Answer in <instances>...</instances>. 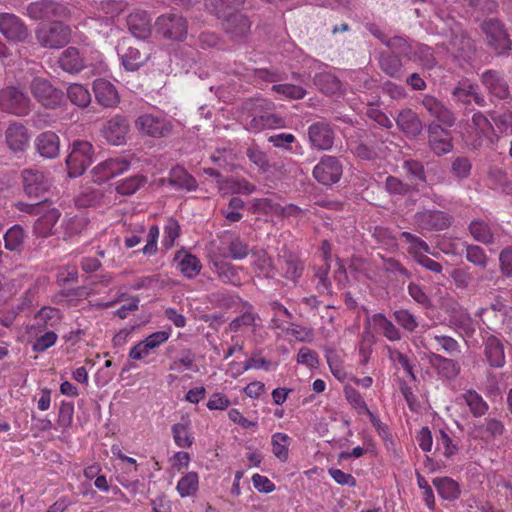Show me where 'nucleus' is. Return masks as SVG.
Masks as SVG:
<instances>
[{
	"instance_id": "1",
	"label": "nucleus",
	"mask_w": 512,
	"mask_h": 512,
	"mask_svg": "<svg viewBox=\"0 0 512 512\" xmlns=\"http://www.w3.org/2000/svg\"><path fill=\"white\" fill-rule=\"evenodd\" d=\"M16 207L21 212L40 215L33 225V234L36 237L47 238L54 233V227L61 213L57 208L52 207V203L47 199L36 204L19 202Z\"/></svg>"
},
{
	"instance_id": "2",
	"label": "nucleus",
	"mask_w": 512,
	"mask_h": 512,
	"mask_svg": "<svg viewBox=\"0 0 512 512\" xmlns=\"http://www.w3.org/2000/svg\"><path fill=\"white\" fill-rule=\"evenodd\" d=\"M274 103L260 100L246 122L247 130L257 133L265 129H279L286 127V119L273 112Z\"/></svg>"
},
{
	"instance_id": "3",
	"label": "nucleus",
	"mask_w": 512,
	"mask_h": 512,
	"mask_svg": "<svg viewBox=\"0 0 512 512\" xmlns=\"http://www.w3.org/2000/svg\"><path fill=\"white\" fill-rule=\"evenodd\" d=\"M155 31L164 39L184 41L188 34V21L179 12L170 11L157 17Z\"/></svg>"
},
{
	"instance_id": "4",
	"label": "nucleus",
	"mask_w": 512,
	"mask_h": 512,
	"mask_svg": "<svg viewBox=\"0 0 512 512\" xmlns=\"http://www.w3.org/2000/svg\"><path fill=\"white\" fill-rule=\"evenodd\" d=\"M35 37L40 46L48 49H59L69 43L71 28L61 21H53L39 26Z\"/></svg>"
},
{
	"instance_id": "5",
	"label": "nucleus",
	"mask_w": 512,
	"mask_h": 512,
	"mask_svg": "<svg viewBox=\"0 0 512 512\" xmlns=\"http://www.w3.org/2000/svg\"><path fill=\"white\" fill-rule=\"evenodd\" d=\"M0 110L23 117L31 112L32 103L22 90L15 86H7L0 90Z\"/></svg>"
},
{
	"instance_id": "6",
	"label": "nucleus",
	"mask_w": 512,
	"mask_h": 512,
	"mask_svg": "<svg viewBox=\"0 0 512 512\" xmlns=\"http://www.w3.org/2000/svg\"><path fill=\"white\" fill-rule=\"evenodd\" d=\"M452 217L444 211L424 209L413 216V224L420 234L432 231H442L450 227Z\"/></svg>"
},
{
	"instance_id": "7",
	"label": "nucleus",
	"mask_w": 512,
	"mask_h": 512,
	"mask_svg": "<svg viewBox=\"0 0 512 512\" xmlns=\"http://www.w3.org/2000/svg\"><path fill=\"white\" fill-rule=\"evenodd\" d=\"M135 124L142 134L154 138L166 137L173 130L172 121L162 113H144Z\"/></svg>"
},
{
	"instance_id": "8",
	"label": "nucleus",
	"mask_w": 512,
	"mask_h": 512,
	"mask_svg": "<svg viewBox=\"0 0 512 512\" xmlns=\"http://www.w3.org/2000/svg\"><path fill=\"white\" fill-rule=\"evenodd\" d=\"M93 146L88 141H74L66 159L70 177L82 175L92 162Z\"/></svg>"
},
{
	"instance_id": "9",
	"label": "nucleus",
	"mask_w": 512,
	"mask_h": 512,
	"mask_svg": "<svg viewBox=\"0 0 512 512\" xmlns=\"http://www.w3.org/2000/svg\"><path fill=\"white\" fill-rule=\"evenodd\" d=\"M30 92L43 107L49 109L56 108L63 100V92L42 77H35L31 81Z\"/></svg>"
},
{
	"instance_id": "10",
	"label": "nucleus",
	"mask_w": 512,
	"mask_h": 512,
	"mask_svg": "<svg viewBox=\"0 0 512 512\" xmlns=\"http://www.w3.org/2000/svg\"><path fill=\"white\" fill-rule=\"evenodd\" d=\"M482 30L486 35L487 44L498 54H504L511 49V41L503 24L495 18L485 20Z\"/></svg>"
},
{
	"instance_id": "11",
	"label": "nucleus",
	"mask_w": 512,
	"mask_h": 512,
	"mask_svg": "<svg viewBox=\"0 0 512 512\" xmlns=\"http://www.w3.org/2000/svg\"><path fill=\"white\" fill-rule=\"evenodd\" d=\"M26 15L34 20H45L67 18L70 15V11L65 5L53 0H39L27 5Z\"/></svg>"
},
{
	"instance_id": "12",
	"label": "nucleus",
	"mask_w": 512,
	"mask_h": 512,
	"mask_svg": "<svg viewBox=\"0 0 512 512\" xmlns=\"http://www.w3.org/2000/svg\"><path fill=\"white\" fill-rule=\"evenodd\" d=\"M342 172V165L336 157L324 155L313 168L312 174L318 183L328 186L337 183Z\"/></svg>"
},
{
	"instance_id": "13",
	"label": "nucleus",
	"mask_w": 512,
	"mask_h": 512,
	"mask_svg": "<svg viewBox=\"0 0 512 512\" xmlns=\"http://www.w3.org/2000/svg\"><path fill=\"white\" fill-rule=\"evenodd\" d=\"M0 33L9 42H25L29 36L27 25L13 13H0Z\"/></svg>"
},
{
	"instance_id": "14",
	"label": "nucleus",
	"mask_w": 512,
	"mask_h": 512,
	"mask_svg": "<svg viewBox=\"0 0 512 512\" xmlns=\"http://www.w3.org/2000/svg\"><path fill=\"white\" fill-rule=\"evenodd\" d=\"M130 162L124 157L109 158L92 169V178L96 183H103L111 178L126 172Z\"/></svg>"
},
{
	"instance_id": "15",
	"label": "nucleus",
	"mask_w": 512,
	"mask_h": 512,
	"mask_svg": "<svg viewBox=\"0 0 512 512\" xmlns=\"http://www.w3.org/2000/svg\"><path fill=\"white\" fill-rule=\"evenodd\" d=\"M28 128L20 122H11L5 130V141L13 153L25 152L30 145Z\"/></svg>"
},
{
	"instance_id": "16",
	"label": "nucleus",
	"mask_w": 512,
	"mask_h": 512,
	"mask_svg": "<svg viewBox=\"0 0 512 512\" xmlns=\"http://www.w3.org/2000/svg\"><path fill=\"white\" fill-rule=\"evenodd\" d=\"M308 138L314 149L322 151L329 150L334 143V131L327 122H315L308 128Z\"/></svg>"
},
{
	"instance_id": "17",
	"label": "nucleus",
	"mask_w": 512,
	"mask_h": 512,
	"mask_svg": "<svg viewBox=\"0 0 512 512\" xmlns=\"http://www.w3.org/2000/svg\"><path fill=\"white\" fill-rule=\"evenodd\" d=\"M24 191L29 197L38 198L46 192L51 183L38 169H25L22 172Z\"/></svg>"
},
{
	"instance_id": "18",
	"label": "nucleus",
	"mask_w": 512,
	"mask_h": 512,
	"mask_svg": "<svg viewBox=\"0 0 512 512\" xmlns=\"http://www.w3.org/2000/svg\"><path fill=\"white\" fill-rule=\"evenodd\" d=\"M481 82L491 97L499 100L510 98L509 85L504 76L496 70H486L481 75Z\"/></svg>"
},
{
	"instance_id": "19",
	"label": "nucleus",
	"mask_w": 512,
	"mask_h": 512,
	"mask_svg": "<svg viewBox=\"0 0 512 512\" xmlns=\"http://www.w3.org/2000/svg\"><path fill=\"white\" fill-rule=\"evenodd\" d=\"M241 310L229 323L227 330L231 333H238L246 328H251L253 332L256 331L257 322L260 320L259 314L255 311L253 305L248 301L240 299Z\"/></svg>"
},
{
	"instance_id": "20",
	"label": "nucleus",
	"mask_w": 512,
	"mask_h": 512,
	"mask_svg": "<svg viewBox=\"0 0 512 512\" xmlns=\"http://www.w3.org/2000/svg\"><path fill=\"white\" fill-rule=\"evenodd\" d=\"M452 96L458 102L469 105L472 102L480 107L486 105L484 96L479 92L477 84L472 83L469 79H461L452 90Z\"/></svg>"
},
{
	"instance_id": "21",
	"label": "nucleus",
	"mask_w": 512,
	"mask_h": 512,
	"mask_svg": "<svg viewBox=\"0 0 512 512\" xmlns=\"http://www.w3.org/2000/svg\"><path fill=\"white\" fill-rule=\"evenodd\" d=\"M211 270L217 278L224 284L239 287L242 285L240 272L243 270L240 266H235L223 259H213L211 261Z\"/></svg>"
},
{
	"instance_id": "22",
	"label": "nucleus",
	"mask_w": 512,
	"mask_h": 512,
	"mask_svg": "<svg viewBox=\"0 0 512 512\" xmlns=\"http://www.w3.org/2000/svg\"><path fill=\"white\" fill-rule=\"evenodd\" d=\"M224 20L223 26L225 32L236 41L245 39L251 30V21L244 13H234L228 15Z\"/></svg>"
},
{
	"instance_id": "23",
	"label": "nucleus",
	"mask_w": 512,
	"mask_h": 512,
	"mask_svg": "<svg viewBox=\"0 0 512 512\" xmlns=\"http://www.w3.org/2000/svg\"><path fill=\"white\" fill-rule=\"evenodd\" d=\"M128 132L129 122L126 117L121 115H116L108 120L103 129L104 137L113 145L125 143Z\"/></svg>"
},
{
	"instance_id": "24",
	"label": "nucleus",
	"mask_w": 512,
	"mask_h": 512,
	"mask_svg": "<svg viewBox=\"0 0 512 512\" xmlns=\"http://www.w3.org/2000/svg\"><path fill=\"white\" fill-rule=\"evenodd\" d=\"M429 364L436 370L437 374L445 379H455L460 371L461 366L458 361L444 357L438 353L430 352L427 356Z\"/></svg>"
},
{
	"instance_id": "25",
	"label": "nucleus",
	"mask_w": 512,
	"mask_h": 512,
	"mask_svg": "<svg viewBox=\"0 0 512 512\" xmlns=\"http://www.w3.org/2000/svg\"><path fill=\"white\" fill-rule=\"evenodd\" d=\"M429 144L433 152L437 155H443L451 151V135L447 129L436 123H432L428 128Z\"/></svg>"
},
{
	"instance_id": "26",
	"label": "nucleus",
	"mask_w": 512,
	"mask_h": 512,
	"mask_svg": "<svg viewBox=\"0 0 512 512\" xmlns=\"http://www.w3.org/2000/svg\"><path fill=\"white\" fill-rule=\"evenodd\" d=\"M93 91L97 102L104 107H114L119 103L115 86L106 79H96L93 82Z\"/></svg>"
},
{
	"instance_id": "27",
	"label": "nucleus",
	"mask_w": 512,
	"mask_h": 512,
	"mask_svg": "<svg viewBox=\"0 0 512 512\" xmlns=\"http://www.w3.org/2000/svg\"><path fill=\"white\" fill-rule=\"evenodd\" d=\"M59 66L66 72L75 74L82 71L86 66V59L80 50L70 46L63 50L58 58Z\"/></svg>"
},
{
	"instance_id": "28",
	"label": "nucleus",
	"mask_w": 512,
	"mask_h": 512,
	"mask_svg": "<svg viewBox=\"0 0 512 512\" xmlns=\"http://www.w3.org/2000/svg\"><path fill=\"white\" fill-rule=\"evenodd\" d=\"M174 260L177 262L178 270L188 279H194L201 272L202 264L199 258L186 250L177 251Z\"/></svg>"
},
{
	"instance_id": "29",
	"label": "nucleus",
	"mask_w": 512,
	"mask_h": 512,
	"mask_svg": "<svg viewBox=\"0 0 512 512\" xmlns=\"http://www.w3.org/2000/svg\"><path fill=\"white\" fill-rule=\"evenodd\" d=\"M279 270L285 279L296 283L303 275L304 263L296 255L285 253L279 259Z\"/></svg>"
},
{
	"instance_id": "30",
	"label": "nucleus",
	"mask_w": 512,
	"mask_h": 512,
	"mask_svg": "<svg viewBox=\"0 0 512 512\" xmlns=\"http://www.w3.org/2000/svg\"><path fill=\"white\" fill-rule=\"evenodd\" d=\"M204 5L218 18H225L234 13H241L239 9L245 7L246 0H204Z\"/></svg>"
},
{
	"instance_id": "31",
	"label": "nucleus",
	"mask_w": 512,
	"mask_h": 512,
	"mask_svg": "<svg viewBox=\"0 0 512 512\" xmlns=\"http://www.w3.org/2000/svg\"><path fill=\"white\" fill-rule=\"evenodd\" d=\"M423 106L428 113L438 121L447 126H452L455 122L454 114L436 97L425 95L422 101Z\"/></svg>"
},
{
	"instance_id": "32",
	"label": "nucleus",
	"mask_w": 512,
	"mask_h": 512,
	"mask_svg": "<svg viewBox=\"0 0 512 512\" xmlns=\"http://www.w3.org/2000/svg\"><path fill=\"white\" fill-rule=\"evenodd\" d=\"M62 321L61 311L54 307H43L34 316L32 329L43 332L48 328H56Z\"/></svg>"
},
{
	"instance_id": "33",
	"label": "nucleus",
	"mask_w": 512,
	"mask_h": 512,
	"mask_svg": "<svg viewBox=\"0 0 512 512\" xmlns=\"http://www.w3.org/2000/svg\"><path fill=\"white\" fill-rule=\"evenodd\" d=\"M484 355L491 367L501 368L505 365V352L503 343L495 336H489L484 344Z\"/></svg>"
},
{
	"instance_id": "34",
	"label": "nucleus",
	"mask_w": 512,
	"mask_h": 512,
	"mask_svg": "<svg viewBox=\"0 0 512 512\" xmlns=\"http://www.w3.org/2000/svg\"><path fill=\"white\" fill-rule=\"evenodd\" d=\"M35 144L39 154L45 158H55L59 154L60 139L55 132L45 131L39 134Z\"/></svg>"
},
{
	"instance_id": "35",
	"label": "nucleus",
	"mask_w": 512,
	"mask_h": 512,
	"mask_svg": "<svg viewBox=\"0 0 512 512\" xmlns=\"http://www.w3.org/2000/svg\"><path fill=\"white\" fill-rule=\"evenodd\" d=\"M374 329L391 342L400 341L402 333L396 325L383 313H375L370 317Z\"/></svg>"
},
{
	"instance_id": "36",
	"label": "nucleus",
	"mask_w": 512,
	"mask_h": 512,
	"mask_svg": "<svg viewBox=\"0 0 512 512\" xmlns=\"http://www.w3.org/2000/svg\"><path fill=\"white\" fill-rule=\"evenodd\" d=\"M396 123L402 132L412 137L418 136L422 131V122L412 109L402 110L396 118Z\"/></svg>"
},
{
	"instance_id": "37",
	"label": "nucleus",
	"mask_w": 512,
	"mask_h": 512,
	"mask_svg": "<svg viewBox=\"0 0 512 512\" xmlns=\"http://www.w3.org/2000/svg\"><path fill=\"white\" fill-rule=\"evenodd\" d=\"M3 239L6 250L20 255L24 250L27 233L21 225L15 224L5 232Z\"/></svg>"
},
{
	"instance_id": "38",
	"label": "nucleus",
	"mask_w": 512,
	"mask_h": 512,
	"mask_svg": "<svg viewBox=\"0 0 512 512\" xmlns=\"http://www.w3.org/2000/svg\"><path fill=\"white\" fill-rule=\"evenodd\" d=\"M127 25L136 38L144 39L150 34V19L145 11L130 13L127 18Z\"/></svg>"
},
{
	"instance_id": "39",
	"label": "nucleus",
	"mask_w": 512,
	"mask_h": 512,
	"mask_svg": "<svg viewBox=\"0 0 512 512\" xmlns=\"http://www.w3.org/2000/svg\"><path fill=\"white\" fill-rule=\"evenodd\" d=\"M169 183L176 189L194 191L197 188L196 179L180 166L173 167L169 173Z\"/></svg>"
},
{
	"instance_id": "40",
	"label": "nucleus",
	"mask_w": 512,
	"mask_h": 512,
	"mask_svg": "<svg viewBox=\"0 0 512 512\" xmlns=\"http://www.w3.org/2000/svg\"><path fill=\"white\" fill-rule=\"evenodd\" d=\"M433 485L438 495L444 500H456L461 494L459 484L450 477H437L433 480Z\"/></svg>"
},
{
	"instance_id": "41",
	"label": "nucleus",
	"mask_w": 512,
	"mask_h": 512,
	"mask_svg": "<svg viewBox=\"0 0 512 512\" xmlns=\"http://www.w3.org/2000/svg\"><path fill=\"white\" fill-rule=\"evenodd\" d=\"M460 399L468 406L469 411L474 417L485 415L489 409L488 403L473 389L466 390L462 393Z\"/></svg>"
},
{
	"instance_id": "42",
	"label": "nucleus",
	"mask_w": 512,
	"mask_h": 512,
	"mask_svg": "<svg viewBox=\"0 0 512 512\" xmlns=\"http://www.w3.org/2000/svg\"><path fill=\"white\" fill-rule=\"evenodd\" d=\"M270 308L273 312V316L270 320L269 326L272 330L284 332L286 330V324L292 319V313L279 301H272Z\"/></svg>"
},
{
	"instance_id": "43",
	"label": "nucleus",
	"mask_w": 512,
	"mask_h": 512,
	"mask_svg": "<svg viewBox=\"0 0 512 512\" xmlns=\"http://www.w3.org/2000/svg\"><path fill=\"white\" fill-rule=\"evenodd\" d=\"M400 237L404 238L405 241L409 244L407 252L414 259V261L419 259V256H423L424 254H432L433 256H436V254L431 252V248L428 243L421 239L419 236L410 232H401Z\"/></svg>"
},
{
	"instance_id": "44",
	"label": "nucleus",
	"mask_w": 512,
	"mask_h": 512,
	"mask_svg": "<svg viewBox=\"0 0 512 512\" xmlns=\"http://www.w3.org/2000/svg\"><path fill=\"white\" fill-rule=\"evenodd\" d=\"M379 65L381 70L392 78L400 79L403 76L402 62L397 55L382 53Z\"/></svg>"
},
{
	"instance_id": "45",
	"label": "nucleus",
	"mask_w": 512,
	"mask_h": 512,
	"mask_svg": "<svg viewBox=\"0 0 512 512\" xmlns=\"http://www.w3.org/2000/svg\"><path fill=\"white\" fill-rule=\"evenodd\" d=\"M291 438L282 432L274 433L271 437L272 453L281 462L289 459V445Z\"/></svg>"
},
{
	"instance_id": "46",
	"label": "nucleus",
	"mask_w": 512,
	"mask_h": 512,
	"mask_svg": "<svg viewBox=\"0 0 512 512\" xmlns=\"http://www.w3.org/2000/svg\"><path fill=\"white\" fill-rule=\"evenodd\" d=\"M315 84L327 95H334L341 90L340 80L330 72H322L315 75Z\"/></svg>"
},
{
	"instance_id": "47",
	"label": "nucleus",
	"mask_w": 512,
	"mask_h": 512,
	"mask_svg": "<svg viewBox=\"0 0 512 512\" xmlns=\"http://www.w3.org/2000/svg\"><path fill=\"white\" fill-rule=\"evenodd\" d=\"M173 440L179 448H189L194 443V437L190 431L189 421L172 425Z\"/></svg>"
},
{
	"instance_id": "48",
	"label": "nucleus",
	"mask_w": 512,
	"mask_h": 512,
	"mask_svg": "<svg viewBox=\"0 0 512 512\" xmlns=\"http://www.w3.org/2000/svg\"><path fill=\"white\" fill-rule=\"evenodd\" d=\"M147 183V177L144 175H134L116 184V191L118 194L130 196L136 193L140 188L144 187Z\"/></svg>"
},
{
	"instance_id": "49",
	"label": "nucleus",
	"mask_w": 512,
	"mask_h": 512,
	"mask_svg": "<svg viewBox=\"0 0 512 512\" xmlns=\"http://www.w3.org/2000/svg\"><path fill=\"white\" fill-rule=\"evenodd\" d=\"M199 487V476L191 471L182 476L176 486V490L182 498L193 496Z\"/></svg>"
},
{
	"instance_id": "50",
	"label": "nucleus",
	"mask_w": 512,
	"mask_h": 512,
	"mask_svg": "<svg viewBox=\"0 0 512 512\" xmlns=\"http://www.w3.org/2000/svg\"><path fill=\"white\" fill-rule=\"evenodd\" d=\"M469 231L475 241L486 245L493 242V233L489 225L482 220H473L469 225Z\"/></svg>"
},
{
	"instance_id": "51",
	"label": "nucleus",
	"mask_w": 512,
	"mask_h": 512,
	"mask_svg": "<svg viewBox=\"0 0 512 512\" xmlns=\"http://www.w3.org/2000/svg\"><path fill=\"white\" fill-rule=\"evenodd\" d=\"M67 96L70 101L78 107H86L91 102L89 90L81 84H71L67 89Z\"/></svg>"
},
{
	"instance_id": "52",
	"label": "nucleus",
	"mask_w": 512,
	"mask_h": 512,
	"mask_svg": "<svg viewBox=\"0 0 512 512\" xmlns=\"http://www.w3.org/2000/svg\"><path fill=\"white\" fill-rule=\"evenodd\" d=\"M252 213H259L267 216H278L280 203L270 198H254L251 202Z\"/></svg>"
},
{
	"instance_id": "53",
	"label": "nucleus",
	"mask_w": 512,
	"mask_h": 512,
	"mask_svg": "<svg viewBox=\"0 0 512 512\" xmlns=\"http://www.w3.org/2000/svg\"><path fill=\"white\" fill-rule=\"evenodd\" d=\"M272 91L281 95L284 99L287 100H300L303 99L307 94L306 89L291 83L273 85Z\"/></svg>"
},
{
	"instance_id": "54",
	"label": "nucleus",
	"mask_w": 512,
	"mask_h": 512,
	"mask_svg": "<svg viewBox=\"0 0 512 512\" xmlns=\"http://www.w3.org/2000/svg\"><path fill=\"white\" fill-rule=\"evenodd\" d=\"M471 128L475 130L479 138L491 140L494 128L488 118L481 112L474 113L471 120Z\"/></svg>"
},
{
	"instance_id": "55",
	"label": "nucleus",
	"mask_w": 512,
	"mask_h": 512,
	"mask_svg": "<svg viewBox=\"0 0 512 512\" xmlns=\"http://www.w3.org/2000/svg\"><path fill=\"white\" fill-rule=\"evenodd\" d=\"M344 395L347 402L359 415H366L371 411L361 393L355 388L346 386L344 388Z\"/></svg>"
},
{
	"instance_id": "56",
	"label": "nucleus",
	"mask_w": 512,
	"mask_h": 512,
	"mask_svg": "<svg viewBox=\"0 0 512 512\" xmlns=\"http://www.w3.org/2000/svg\"><path fill=\"white\" fill-rule=\"evenodd\" d=\"M220 189L232 194L250 195L256 191V186L246 179H228Z\"/></svg>"
},
{
	"instance_id": "57",
	"label": "nucleus",
	"mask_w": 512,
	"mask_h": 512,
	"mask_svg": "<svg viewBox=\"0 0 512 512\" xmlns=\"http://www.w3.org/2000/svg\"><path fill=\"white\" fill-rule=\"evenodd\" d=\"M251 258L252 264L259 271V274H262L265 277L271 276L273 270L272 260L265 250L253 251Z\"/></svg>"
},
{
	"instance_id": "58",
	"label": "nucleus",
	"mask_w": 512,
	"mask_h": 512,
	"mask_svg": "<svg viewBox=\"0 0 512 512\" xmlns=\"http://www.w3.org/2000/svg\"><path fill=\"white\" fill-rule=\"evenodd\" d=\"M393 318L400 327L411 333L419 326L417 317L407 309L395 310L393 312Z\"/></svg>"
},
{
	"instance_id": "59",
	"label": "nucleus",
	"mask_w": 512,
	"mask_h": 512,
	"mask_svg": "<svg viewBox=\"0 0 512 512\" xmlns=\"http://www.w3.org/2000/svg\"><path fill=\"white\" fill-rule=\"evenodd\" d=\"M122 64L128 71L137 70L144 62L145 57L142 56L140 50L136 47H128L121 55Z\"/></svg>"
},
{
	"instance_id": "60",
	"label": "nucleus",
	"mask_w": 512,
	"mask_h": 512,
	"mask_svg": "<svg viewBox=\"0 0 512 512\" xmlns=\"http://www.w3.org/2000/svg\"><path fill=\"white\" fill-rule=\"evenodd\" d=\"M43 334H40L38 330H36V339L34 343L32 344V350L37 353H41L49 349L50 347L54 346L56 344V341L58 339L57 334L52 331H43Z\"/></svg>"
},
{
	"instance_id": "61",
	"label": "nucleus",
	"mask_w": 512,
	"mask_h": 512,
	"mask_svg": "<svg viewBox=\"0 0 512 512\" xmlns=\"http://www.w3.org/2000/svg\"><path fill=\"white\" fill-rule=\"evenodd\" d=\"M373 237L387 250L394 251L398 247L397 237L388 228L375 227Z\"/></svg>"
},
{
	"instance_id": "62",
	"label": "nucleus",
	"mask_w": 512,
	"mask_h": 512,
	"mask_svg": "<svg viewBox=\"0 0 512 512\" xmlns=\"http://www.w3.org/2000/svg\"><path fill=\"white\" fill-rule=\"evenodd\" d=\"M412 59L411 60H419L421 63L427 67L432 68L436 64V60L433 56L432 48L427 45L415 43L414 49L412 51Z\"/></svg>"
},
{
	"instance_id": "63",
	"label": "nucleus",
	"mask_w": 512,
	"mask_h": 512,
	"mask_svg": "<svg viewBox=\"0 0 512 512\" xmlns=\"http://www.w3.org/2000/svg\"><path fill=\"white\" fill-rule=\"evenodd\" d=\"M429 337L433 339L440 346V348L450 357H454L460 354L461 348L456 339L447 335L430 334Z\"/></svg>"
},
{
	"instance_id": "64",
	"label": "nucleus",
	"mask_w": 512,
	"mask_h": 512,
	"mask_svg": "<svg viewBox=\"0 0 512 512\" xmlns=\"http://www.w3.org/2000/svg\"><path fill=\"white\" fill-rule=\"evenodd\" d=\"M180 235V225L174 218H168L164 226V235L162 244L166 249H170L174 246L175 240Z\"/></svg>"
}]
</instances>
